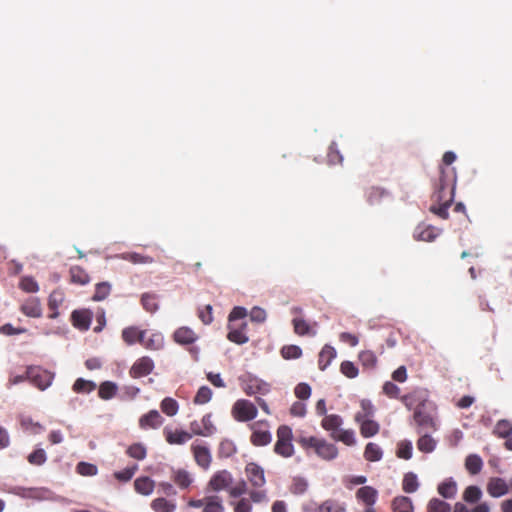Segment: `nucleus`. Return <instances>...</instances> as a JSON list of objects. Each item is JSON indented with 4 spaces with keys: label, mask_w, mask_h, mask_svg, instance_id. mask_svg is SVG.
Here are the masks:
<instances>
[{
    "label": "nucleus",
    "mask_w": 512,
    "mask_h": 512,
    "mask_svg": "<svg viewBox=\"0 0 512 512\" xmlns=\"http://www.w3.org/2000/svg\"><path fill=\"white\" fill-rule=\"evenodd\" d=\"M20 311L27 317L40 318L42 316V305L38 297H28L20 305Z\"/></svg>",
    "instance_id": "13"
},
{
    "label": "nucleus",
    "mask_w": 512,
    "mask_h": 512,
    "mask_svg": "<svg viewBox=\"0 0 512 512\" xmlns=\"http://www.w3.org/2000/svg\"><path fill=\"white\" fill-rule=\"evenodd\" d=\"M378 492L371 486H363L356 492V498L366 506H373L377 500Z\"/></svg>",
    "instance_id": "22"
},
{
    "label": "nucleus",
    "mask_w": 512,
    "mask_h": 512,
    "mask_svg": "<svg viewBox=\"0 0 512 512\" xmlns=\"http://www.w3.org/2000/svg\"><path fill=\"white\" fill-rule=\"evenodd\" d=\"M202 512H225L221 498L216 495L207 496V501Z\"/></svg>",
    "instance_id": "48"
},
{
    "label": "nucleus",
    "mask_w": 512,
    "mask_h": 512,
    "mask_svg": "<svg viewBox=\"0 0 512 512\" xmlns=\"http://www.w3.org/2000/svg\"><path fill=\"white\" fill-rule=\"evenodd\" d=\"M418 487L419 482L417 475L412 472L406 473L402 481L403 491L406 493H414L415 491H417Z\"/></svg>",
    "instance_id": "45"
},
{
    "label": "nucleus",
    "mask_w": 512,
    "mask_h": 512,
    "mask_svg": "<svg viewBox=\"0 0 512 512\" xmlns=\"http://www.w3.org/2000/svg\"><path fill=\"white\" fill-rule=\"evenodd\" d=\"M213 392L208 386H201L194 396L193 403L196 405H204L212 398Z\"/></svg>",
    "instance_id": "50"
},
{
    "label": "nucleus",
    "mask_w": 512,
    "mask_h": 512,
    "mask_svg": "<svg viewBox=\"0 0 512 512\" xmlns=\"http://www.w3.org/2000/svg\"><path fill=\"white\" fill-rule=\"evenodd\" d=\"M393 512H413L414 506L412 500L406 496H397L391 504Z\"/></svg>",
    "instance_id": "32"
},
{
    "label": "nucleus",
    "mask_w": 512,
    "mask_h": 512,
    "mask_svg": "<svg viewBox=\"0 0 512 512\" xmlns=\"http://www.w3.org/2000/svg\"><path fill=\"white\" fill-rule=\"evenodd\" d=\"M318 512H346V506L344 503L335 500L327 499L323 501L317 508Z\"/></svg>",
    "instance_id": "34"
},
{
    "label": "nucleus",
    "mask_w": 512,
    "mask_h": 512,
    "mask_svg": "<svg viewBox=\"0 0 512 512\" xmlns=\"http://www.w3.org/2000/svg\"><path fill=\"white\" fill-rule=\"evenodd\" d=\"M93 313L88 309L74 310L71 314L73 326L81 331L89 329Z\"/></svg>",
    "instance_id": "15"
},
{
    "label": "nucleus",
    "mask_w": 512,
    "mask_h": 512,
    "mask_svg": "<svg viewBox=\"0 0 512 512\" xmlns=\"http://www.w3.org/2000/svg\"><path fill=\"white\" fill-rule=\"evenodd\" d=\"M191 450L196 463L203 469H208L212 461L209 448L203 445H192Z\"/></svg>",
    "instance_id": "16"
},
{
    "label": "nucleus",
    "mask_w": 512,
    "mask_h": 512,
    "mask_svg": "<svg viewBox=\"0 0 512 512\" xmlns=\"http://www.w3.org/2000/svg\"><path fill=\"white\" fill-rule=\"evenodd\" d=\"M331 438L344 443L347 446H353L356 443L355 433L353 430H342L339 429L336 433L330 434Z\"/></svg>",
    "instance_id": "39"
},
{
    "label": "nucleus",
    "mask_w": 512,
    "mask_h": 512,
    "mask_svg": "<svg viewBox=\"0 0 512 512\" xmlns=\"http://www.w3.org/2000/svg\"><path fill=\"white\" fill-rule=\"evenodd\" d=\"M46 459V453L43 449H36L27 457L28 462L36 466L44 464L46 462Z\"/></svg>",
    "instance_id": "60"
},
{
    "label": "nucleus",
    "mask_w": 512,
    "mask_h": 512,
    "mask_svg": "<svg viewBox=\"0 0 512 512\" xmlns=\"http://www.w3.org/2000/svg\"><path fill=\"white\" fill-rule=\"evenodd\" d=\"M243 390L248 396H253L257 394L266 395L271 389L268 383L258 378H250Z\"/></svg>",
    "instance_id": "17"
},
{
    "label": "nucleus",
    "mask_w": 512,
    "mask_h": 512,
    "mask_svg": "<svg viewBox=\"0 0 512 512\" xmlns=\"http://www.w3.org/2000/svg\"><path fill=\"white\" fill-rule=\"evenodd\" d=\"M190 430L192 436H203L209 437L216 432V427L212 422V415L210 413L205 414L200 421L194 420L190 423Z\"/></svg>",
    "instance_id": "7"
},
{
    "label": "nucleus",
    "mask_w": 512,
    "mask_h": 512,
    "mask_svg": "<svg viewBox=\"0 0 512 512\" xmlns=\"http://www.w3.org/2000/svg\"><path fill=\"white\" fill-rule=\"evenodd\" d=\"M493 434L499 438H508L512 434V422L507 419L499 420L494 427Z\"/></svg>",
    "instance_id": "41"
},
{
    "label": "nucleus",
    "mask_w": 512,
    "mask_h": 512,
    "mask_svg": "<svg viewBox=\"0 0 512 512\" xmlns=\"http://www.w3.org/2000/svg\"><path fill=\"white\" fill-rule=\"evenodd\" d=\"M297 442L306 452L313 450L318 457L327 461L335 459L338 455L337 447L325 439L303 436L298 438Z\"/></svg>",
    "instance_id": "2"
},
{
    "label": "nucleus",
    "mask_w": 512,
    "mask_h": 512,
    "mask_svg": "<svg viewBox=\"0 0 512 512\" xmlns=\"http://www.w3.org/2000/svg\"><path fill=\"white\" fill-rule=\"evenodd\" d=\"M165 440L170 445H183L192 438V434L180 429L165 427L163 429Z\"/></svg>",
    "instance_id": "14"
},
{
    "label": "nucleus",
    "mask_w": 512,
    "mask_h": 512,
    "mask_svg": "<svg viewBox=\"0 0 512 512\" xmlns=\"http://www.w3.org/2000/svg\"><path fill=\"white\" fill-rule=\"evenodd\" d=\"M137 470L138 465L135 464L131 467H127L121 471L115 472L114 476L117 480L121 482H127L132 479Z\"/></svg>",
    "instance_id": "61"
},
{
    "label": "nucleus",
    "mask_w": 512,
    "mask_h": 512,
    "mask_svg": "<svg viewBox=\"0 0 512 512\" xmlns=\"http://www.w3.org/2000/svg\"><path fill=\"white\" fill-rule=\"evenodd\" d=\"M301 355L302 350L297 345H286L281 349V356L286 360L297 359L301 357Z\"/></svg>",
    "instance_id": "58"
},
{
    "label": "nucleus",
    "mask_w": 512,
    "mask_h": 512,
    "mask_svg": "<svg viewBox=\"0 0 512 512\" xmlns=\"http://www.w3.org/2000/svg\"><path fill=\"white\" fill-rule=\"evenodd\" d=\"M439 234L438 229L434 226H417L414 231V237L417 240L431 242L433 241Z\"/></svg>",
    "instance_id": "30"
},
{
    "label": "nucleus",
    "mask_w": 512,
    "mask_h": 512,
    "mask_svg": "<svg viewBox=\"0 0 512 512\" xmlns=\"http://www.w3.org/2000/svg\"><path fill=\"white\" fill-rule=\"evenodd\" d=\"M118 391L116 383L111 381H104L98 386V397L109 400L113 398Z\"/></svg>",
    "instance_id": "36"
},
{
    "label": "nucleus",
    "mask_w": 512,
    "mask_h": 512,
    "mask_svg": "<svg viewBox=\"0 0 512 512\" xmlns=\"http://www.w3.org/2000/svg\"><path fill=\"white\" fill-rule=\"evenodd\" d=\"M151 508L155 512H174L176 510V504L166 498L159 497L151 502Z\"/></svg>",
    "instance_id": "37"
},
{
    "label": "nucleus",
    "mask_w": 512,
    "mask_h": 512,
    "mask_svg": "<svg viewBox=\"0 0 512 512\" xmlns=\"http://www.w3.org/2000/svg\"><path fill=\"white\" fill-rule=\"evenodd\" d=\"M229 332L227 335V338L236 344H245L248 342L249 338L247 337L245 333V329L247 327V323L242 322L239 325L236 324H229Z\"/></svg>",
    "instance_id": "18"
},
{
    "label": "nucleus",
    "mask_w": 512,
    "mask_h": 512,
    "mask_svg": "<svg viewBox=\"0 0 512 512\" xmlns=\"http://www.w3.org/2000/svg\"><path fill=\"white\" fill-rule=\"evenodd\" d=\"M457 483L453 478H447L438 487V493L445 499H453L457 494Z\"/></svg>",
    "instance_id": "25"
},
{
    "label": "nucleus",
    "mask_w": 512,
    "mask_h": 512,
    "mask_svg": "<svg viewBox=\"0 0 512 512\" xmlns=\"http://www.w3.org/2000/svg\"><path fill=\"white\" fill-rule=\"evenodd\" d=\"M343 423V419L341 416L337 414H329L325 415V417L321 421V426L326 431L331 433H336Z\"/></svg>",
    "instance_id": "31"
},
{
    "label": "nucleus",
    "mask_w": 512,
    "mask_h": 512,
    "mask_svg": "<svg viewBox=\"0 0 512 512\" xmlns=\"http://www.w3.org/2000/svg\"><path fill=\"white\" fill-rule=\"evenodd\" d=\"M336 350L330 346L325 345L318 356V367L320 370L324 371L332 362V360L336 357Z\"/></svg>",
    "instance_id": "27"
},
{
    "label": "nucleus",
    "mask_w": 512,
    "mask_h": 512,
    "mask_svg": "<svg viewBox=\"0 0 512 512\" xmlns=\"http://www.w3.org/2000/svg\"><path fill=\"white\" fill-rule=\"evenodd\" d=\"M140 344L149 350H159L164 345V338L161 333H153L149 337L143 336Z\"/></svg>",
    "instance_id": "33"
},
{
    "label": "nucleus",
    "mask_w": 512,
    "mask_h": 512,
    "mask_svg": "<svg viewBox=\"0 0 512 512\" xmlns=\"http://www.w3.org/2000/svg\"><path fill=\"white\" fill-rule=\"evenodd\" d=\"M160 408L164 414L172 417L177 414L179 405L175 399L166 397L161 401Z\"/></svg>",
    "instance_id": "49"
},
{
    "label": "nucleus",
    "mask_w": 512,
    "mask_h": 512,
    "mask_svg": "<svg viewBox=\"0 0 512 512\" xmlns=\"http://www.w3.org/2000/svg\"><path fill=\"white\" fill-rule=\"evenodd\" d=\"M482 492L479 487L471 485L468 486L463 493V500L468 503H476L480 500Z\"/></svg>",
    "instance_id": "56"
},
{
    "label": "nucleus",
    "mask_w": 512,
    "mask_h": 512,
    "mask_svg": "<svg viewBox=\"0 0 512 512\" xmlns=\"http://www.w3.org/2000/svg\"><path fill=\"white\" fill-rule=\"evenodd\" d=\"M428 433H422L417 441V448L423 453H431L436 447V441Z\"/></svg>",
    "instance_id": "40"
},
{
    "label": "nucleus",
    "mask_w": 512,
    "mask_h": 512,
    "mask_svg": "<svg viewBox=\"0 0 512 512\" xmlns=\"http://www.w3.org/2000/svg\"><path fill=\"white\" fill-rule=\"evenodd\" d=\"M245 474L254 488H262L266 484L264 469L257 463L250 462L245 466Z\"/></svg>",
    "instance_id": "9"
},
{
    "label": "nucleus",
    "mask_w": 512,
    "mask_h": 512,
    "mask_svg": "<svg viewBox=\"0 0 512 512\" xmlns=\"http://www.w3.org/2000/svg\"><path fill=\"white\" fill-rule=\"evenodd\" d=\"M277 441L274 445V452L283 457L289 458L294 455L295 449L292 443L293 432L290 426L280 425L276 431Z\"/></svg>",
    "instance_id": "3"
},
{
    "label": "nucleus",
    "mask_w": 512,
    "mask_h": 512,
    "mask_svg": "<svg viewBox=\"0 0 512 512\" xmlns=\"http://www.w3.org/2000/svg\"><path fill=\"white\" fill-rule=\"evenodd\" d=\"M96 384L92 381L78 378L73 384V391L78 394H88L94 391Z\"/></svg>",
    "instance_id": "47"
},
{
    "label": "nucleus",
    "mask_w": 512,
    "mask_h": 512,
    "mask_svg": "<svg viewBox=\"0 0 512 512\" xmlns=\"http://www.w3.org/2000/svg\"><path fill=\"white\" fill-rule=\"evenodd\" d=\"M361 410L355 414V421H362L364 419H370L374 414V406L371 401L363 399L360 402Z\"/></svg>",
    "instance_id": "44"
},
{
    "label": "nucleus",
    "mask_w": 512,
    "mask_h": 512,
    "mask_svg": "<svg viewBox=\"0 0 512 512\" xmlns=\"http://www.w3.org/2000/svg\"><path fill=\"white\" fill-rule=\"evenodd\" d=\"M383 456V451L376 443L369 442L364 450V458L370 462L380 461Z\"/></svg>",
    "instance_id": "38"
},
{
    "label": "nucleus",
    "mask_w": 512,
    "mask_h": 512,
    "mask_svg": "<svg viewBox=\"0 0 512 512\" xmlns=\"http://www.w3.org/2000/svg\"><path fill=\"white\" fill-rule=\"evenodd\" d=\"M251 430L250 442L256 447L267 446L272 441L267 420L256 421L249 425Z\"/></svg>",
    "instance_id": "4"
},
{
    "label": "nucleus",
    "mask_w": 512,
    "mask_h": 512,
    "mask_svg": "<svg viewBox=\"0 0 512 512\" xmlns=\"http://www.w3.org/2000/svg\"><path fill=\"white\" fill-rule=\"evenodd\" d=\"M70 279L72 283L80 285H84L89 282L88 274L79 266H73L70 268Z\"/></svg>",
    "instance_id": "46"
},
{
    "label": "nucleus",
    "mask_w": 512,
    "mask_h": 512,
    "mask_svg": "<svg viewBox=\"0 0 512 512\" xmlns=\"http://www.w3.org/2000/svg\"><path fill=\"white\" fill-rule=\"evenodd\" d=\"M340 371L350 379L356 378L359 373L357 366L351 361H343L340 365Z\"/></svg>",
    "instance_id": "59"
},
{
    "label": "nucleus",
    "mask_w": 512,
    "mask_h": 512,
    "mask_svg": "<svg viewBox=\"0 0 512 512\" xmlns=\"http://www.w3.org/2000/svg\"><path fill=\"white\" fill-rule=\"evenodd\" d=\"M412 443L409 440L400 441L397 445L396 455L398 458L409 460L412 457Z\"/></svg>",
    "instance_id": "55"
},
{
    "label": "nucleus",
    "mask_w": 512,
    "mask_h": 512,
    "mask_svg": "<svg viewBox=\"0 0 512 512\" xmlns=\"http://www.w3.org/2000/svg\"><path fill=\"white\" fill-rule=\"evenodd\" d=\"M146 332L143 330H139L135 326L126 327L122 331V339L128 345H133L136 342L141 343L143 341V336H145Z\"/></svg>",
    "instance_id": "26"
},
{
    "label": "nucleus",
    "mask_w": 512,
    "mask_h": 512,
    "mask_svg": "<svg viewBox=\"0 0 512 512\" xmlns=\"http://www.w3.org/2000/svg\"><path fill=\"white\" fill-rule=\"evenodd\" d=\"M356 422L360 425V433L364 438L373 437L380 431L379 423L374 420L364 419Z\"/></svg>",
    "instance_id": "29"
},
{
    "label": "nucleus",
    "mask_w": 512,
    "mask_h": 512,
    "mask_svg": "<svg viewBox=\"0 0 512 512\" xmlns=\"http://www.w3.org/2000/svg\"><path fill=\"white\" fill-rule=\"evenodd\" d=\"M171 480L180 489H188L193 483L192 475L185 469L173 470L171 474Z\"/></svg>",
    "instance_id": "20"
},
{
    "label": "nucleus",
    "mask_w": 512,
    "mask_h": 512,
    "mask_svg": "<svg viewBox=\"0 0 512 512\" xmlns=\"http://www.w3.org/2000/svg\"><path fill=\"white\" fill-rule=\"evenodd\" d=\"M164 423V418L161 416L159 411L153 409L143 414L138 421L139 427L142 430L158 429Z\"/></svg>",
    "instance_id": "12"
},
{
    "label": "nucleus",
    "mask_w": 512,
    "mask_h": 512,
    "mask_svg": "<svg viewBox=\"0 0 512 512\" xmlns=\"http://www.w3.org/2000/svg\"><path fill=\"white\" fill-rule=\"evenodd\" d=\"M294 332L299 336H315L317 334L316 329L314 326L317 324L314 323L313 325H310L305 319L303 318H294L292 320Z\"/></svg>",
    "instance_id": "24"
},
{
    "label": "nucleus",
    "mask_w": 512,
    "mask_h": 512,
    "mask_svg": "<svg viewBox=\"0 0 512 512\" xmlns=\"http://www.w3.org/2000/svg\"><path fill=\"white\" fill-rule=\"evenodd\" d=\"M19 287L27 293H36L39 290V285L36 280L29 276L21 278Z\"/></svg>",
    "instance_id": "57"
},
{
    "label": "nucleus",
    "mask_w": 512,
    "mask_h": 512,
    "mask_svg": "<svg viewBox=\"0 0 512 512\" xmlns=\"http://www.w3.org/2000/svg\"><path fill=\"white\" fill-rule=\"evenodd\" d=\"M236 452L234 443L230 440H223L219 446V455L224 457H230Z\"/></svg>",
    "instance_id": "64"
},
{
    "label": "nucleus",
    "mask_w": 512,
    "mask_h": 512,
    "mask_svg": "<svg viewBox=\"0 0 512 512\" xmlns=\"http://www.w3.org/2000/svg\"><path fill=\"white\" fill-rule=\"evenodd\" d=\"M465 467L470 474L476 475L481 471L483 467V461L478 455L471 454L467 456L465 460Z\"/></svg>",
    "instance_id": "43"
},
{
    "label": "nucleus",
    "mask_w": 512,
    "mask_h": 512,
    "mask_svg": "<svg viewBox=\"0 0 512 512\" xmlns=\"http://www.w3.org/2000/svg\"><path fill=\"white\" fill-rule=\"evenodd\" d=\"M233 481L231 473L227 470L216 472L210 479L208 487L215 492L227 489Z\"/></svg>",
    "instance_id": "11"
},
{
    "label": "nucleus",
    "mask_w": 512,
    "mask_h": 512,
    "mask_svg": "<svg viewBox=\"0 0 512 512\" xmlns=\"http://www.w3.org/2000/svg\"><path fill=\"white\" fill-rule=\"evenodd\" d=\"M154 486V481L149 477H139L134 481L135 490L142 495H150Z\"/></svg>",
    "instance_id": "35"
},
{
    "label": "nucleus",
    "mask_w": 512,
    "mask_h": 512,
    "mask_svg": "<svg viewBox=\"0 0 512 512\" xmlns=\"http://www.w3.org/2000/svg\"><path fill=\"white\" fill-rule=\"evenodd\" d=\"M358 360L363 370H374L377 366L378 359L372 350H364L358 354Z\"/></svg>",
    "instance_id": "28"
},
{
    "label": "nucleus",
    "mask_w": 512,
    "mask_h": 512,
    "mask_svg": "<svg viewBox=\"0 0 512 512\" xmlns=\"http://www.w3.org/2000/svg\"><path fill=\"white\" fill-rule=\"evenodd\" d=\"M308 483L306 479L302 477H294L289 487L290 493L293 495H302L306 492Z\"/></svg>",
    "instance_id": "53"
},
{
    "label": "nucleus",
    "mask_w": 512,
    "mask_h": 512,
    "mask_svg": "<svg viewBox=\"0 0 512 512\" xmlns=\"http://www.w3.org/2000/svg\"><path fill=\"white\" fill-rule=\"evenodd\" d=\"M450 505L439 498H432L427 504V512H450Z\"/></svg>",
    "instance_id": "51"
},
{
    "label": "nucleus",
    "mask_w": 512,
    "mask_h": 512,
    "mask_svg": "<svg viewBox=\"0 0 512 512\" xmlns=\"http://www.w3.org/2000/svg\"><path fill=\"white\" fill-rule=\"evenodd\" d=\"M154 369V362L148 356H143L135 361L129 374L132 378H140L149 375Z\"/></svg>",
    "instance_id": "10"
},
{
    "label": "nucleus",
    "mask_w": 512,
    "mask_h": 512,
    "mask_svg": "<svg viewBox=\"0 0 512 512\" xmlns=\"http://www.w3.org/2000/svg\"><path fill=\"white\" fill-rule=\"evenodd\" d=\"M121 258L133 264H151L154 262V259L151 256L143 255L137 252L123 253Z\"/></svg>",
    "instance_id": "42"
},
{
    "label": "nucleus",
    "mask_w": 512,
    "mask_h": 512,
    "mask_svg": "<svg viewBox=\"0 0 512 512\" xmlns=\"http://www.w3.org/2000/svg\"><path fill=\"white\" fill-rule=\"evenodd\" d=\"M383 393L389 398H399L400 388L391 381H386L382 386Z\"/></svg>",
    "instance_id": "63"
},
{
    "label": "nucleus",
    "mask_w": 512,
    "mask_h": 512,
    "mask_svg": "<svg viewBox=\"0 0 512 512\" xmlns=\"http://www.w3.org/2000/svg\"><path fill=\"white\" fill-rule=\"evenodd\" d=\"M233 418L238 422H249L256 418L258 414L257 407L247 399L237 400L231 410Z\"/></svg>",
    "instance_id": "5"
},
{
    "label": "nucleus",
    "mask_w": 512,
    "mask_h": 512,
    "mask_svg": "<svg viewBox=\"0 0 512 512\" xmlns=\"http://www.w3.org/2000/svg\"><path fill=\"white\" fill-rule=\"evenodd\" d=\"M509 488L504 479L493 477L487 484V492L495 498L501 497L508 492Z\"/></svg>",
    "instance_id": "19"
},
{
    "label": "nucleus",
    "mask_w": 512,
    "mask_h": 512,
    "mask_svg": "<svg viewBox=\"0 0 512 512\" xmlns=\"http://www.w3.org/2000/svg\"><path fill=\"white\" fill-rule=\"evenodd\" d=\"M175 342L181 345L193 344L197 339V334L188 327L178 328L173 335Z\"/></svg>",
    "instance_id": "23"
},
{
    "label": "nucleus",
    "mask_w": 512,
    "mask_h": 512,
    "mask_svg": "<svg viewBox=\"0 0 512 512\" xmlns=\"http://www.w3.org/2000/svg\"><path fill=\"white\" fill-rule=\"evenodd\" d=\"M327 158L330 164H341L343 161V157L340 154V151L338 150L337 144L332 143L329 146Z\"/></svg>",
    "instance_id": "62"
},
{
    "label": "nucleus",
    "mask_w": 512,
    "mask_h": 512,
    "mask_svg": "<svg viewBox=\"0 0 512 512\" xmlns=\"http://www.w3.org/2000/svg\"><path fill=\"white\" fill-rule=\"evenodd\" d=\"M126 453L131 458L143 460L146 458L147 449L142 443H134L127 448Z\"/></svg>",
    "instance_id": "52"
},
{
    "label": "nucleus",
    "mask_w": 512,
    "mask_h": 512,
    "mask_svg": "<svg viewBox=\"0 0 512 512\" xmlns=\"http://www.w3.org/2000/svg\"><path fill=\"white\" fill-rule=\"evenodd\" d=\"M26 376L30 382L40 390L48 388L54 378L51 372L41 367H29L26 371Z\"/></svg>",
    "instance_id": "6"
},
{
    "label": "nucleus",
    "mask_w": 512,
    "mask_h": 512,
    "mask_svg": "<svg viewBox=\"0 0 512 512\" xmlns=\"http://www.w3.org/2000/svg\"><path fill=\"white\" fill-rule=\"evenodd\" d=\"M423 406V404L418 405L413 415L414 422L418 426V434L436 430V423L433 417L424 411Z\"/></svg>",
    "instance_id": "8"
},
{
    "label": "nucleus",
    "mask_w": 512,
    "mask_h": 512,
    "mask_svg": "<svg viewBox=\"0 0 512 512\" xmlns=\"http://www.w3.org/2000/svg\"><path fill=\"white\" fill-rule=\"evenodd\" d=\"M141 303L143 308L150 313H153L158 309L157 296L155 294L144 293L141 297Z\"/></svg>",
    "instance_id": "54"
},
{
    "label": "nucleus",
    "mask_w": 512,
    "mask_h": 512,
    "mask_svg": "<svg viewBox=\"0 0 512 512\" xmlns=\"http://www.w3.org/2000/svg\"><path fill=\"white\" fill-rule=\"evenodd\" d=\"M65 294L62 290L56 289L51 292L48 299V307L52 311L49 318L55 319L58 317V308L64 303Z\"/></svg>",
    "instance_id": "21"
},
{
    "label": "nucleus",
    "mask_w": 512,
    "mask_h": 512,
    "mask_svg": "<svg viewBox=\"0 0 512 512\" xmlns=\"http://www.w3.org/2000/svg\"><path fill=\"white\" fill-rule=\"evenodd\" d=\"M456 173L453 168H440L439 177L434 182L433 199L438 206L432 205L430 211L442 220L448 219L447 209L454 199Z\"/></svg>",
    "instance_id": "1"
}]
</instances>
